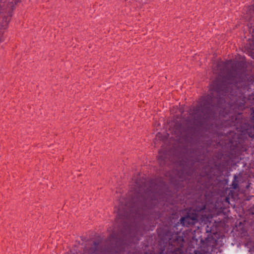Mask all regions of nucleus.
Instances as JSON below:
<instances>
[{"instance_id":"f03ea898","label":"nucleus","mask_w":254,"mask_h":254,"mask_svg":"<svg viewBox=\"0 0 254 254\" xmlns=\"http://www.w3.org/2000/svg\"><path fill=\"white\" fill-rule=\"evenodd\" d=\"M197 221V215L192 214V215H188L187 216L182 217L181 219V223L183 225L187 226L190 225H194Z\"/></svg>"},{"instance_id":"423d86ee","label":"nucleus","mask_w":254,"mask_h":254,"mask_svg":"<svg viewBox=\"0 0 254 254\" xmlns=\"http://www.w3.org/2000/svg\"><path fill=\"white\" fill-rule=\"evenodd\" d=\"M232 74H233V77H234V76H235V75L237 74V73H236V71H234V73H232Z\"/></svg>"},{"instance_id":"f257e3e1","label":"nucleus","mask_w":254,"mask_h":254,"mask_svg":"<svg viewBox=\"0 0 254 254\" xmlns=\"http://www.w3.org/2000/svg\"><path fill=\"white\" fill-rule=\"evenodd\" d=\"M144 186H136L134 189L133 196H132V199L133 201L139 200L140 198L145 197Z\"/></svg>"},{"instance_id":"39448f33","label":"nucleus","mask_w":254,"mask_h":254,"mask_svg":"<svg viewBox=\"0 0 254 254\" xmlns=\"http://www.w3.org/2000/svg\"><path fill=\"white\" fill-rule=\"evenodd\" d=\"M160 136H161V134H160V133H158V134H157V135H156V138L155 139V140H157V138H159L160 137Z\"/></svg>"},{"instance_id":"7ed1b4c3","label":"nucleus","mask_w":254,"mask_h":254,"mask_svg":"<svg viewBox=\"0 0 254 254\" xmlns=\"http://www.w3.org/2000/svg\"><path fill=\"white\" fill-rule=\"evenodd\" d=\"M10 20V17L9 16H4L0 22L1 28L3 29H5L7 28Z\"/></svg>"},{"instance_id":"20e7f679","label":"nucleus","mask_w":254,"mask_h":254,"mask_svg":"<svg viewBox=\"0 0 254 254\" xmlns=\"http://www.w3.org/2000/svg\"><path fill=\"white\" fill-rule=\"evenodd\" d=\"M82 254H97V253L94 248L86 247Z\"/></svg>"}]
</instances>
